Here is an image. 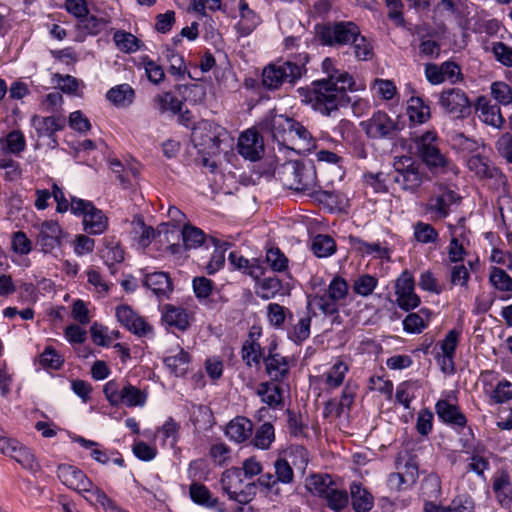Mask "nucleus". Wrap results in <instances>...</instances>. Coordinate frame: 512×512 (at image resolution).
<instances>
[{"mask_svg": "<svg viewBox=\"0 0 512 512\" xmlns=\"http://www.w3.org/2000/svg\"><path fill=\"white\" fill-rule=\"evenodd\" d=\"M322 69L327 77L313 81L311 88H300L299 92L306 97L315 111L331 116L351 102L347 91L356 90L355 81L348 72L336 69L330 58L324 59Z\"/></svg>", "mask_w": 512, "mask_h": 512, "instance_id": "nucleus-1", "label": "nucleus"}, {"mask_svg": "<svg viewBox=\"0 0 512 512\" xmlns=\"http://www.w3.org/2000/svg\"><path fill=\"white\" fill-rule=\"evenodd\" d=\"M278 175L289 189L309 196L325 194L318 184L315 164L312 160H290L281 165Z\"/></svg>", "mask_w": 512, "mask_h": 512, "instance_id": "nucleus-2", "label": "nucleus"}, {"mask_svg": "<svg viewBox=\"0 0 512 512\" xmlns=\"http://www.w3.org/2000/svg\"><path fill=\"white\" fill-rule=\"evenodd\" d=\"M387 178L400 190L415 194L423 183L430 181V177L421 163L410 156L395 157L393 170Z\"/></svg>", "mask_w": 512, "mask_h": 512, "instance_id": "nucleus-3", "label": "nucleus"}, {"mask_svg": "<svg viewBox=\"0 0 512 512\" xmlns=\"http://www.w3.org/2000/svg\"><path fill=\"white\" fill-rule=\"evenodd\" d=\"M358 29L359 27L352 21L328 22L316 25L315 35L322 45L340 48L350 45L358 36Z\"/></svg>", "mask_w": 512, "mask_h": 512, "instance_id": "nucleus-4", "label": "nucleus"}, {"mask_svg": "<svg viewBox=\"0 0 512 512\" xmlns=\"http://www.w3.org/2000/svg\"><path fill=\"white\" fill-rule=\"evenodd\" d=\"M305 72L304 64L279 61L269 64L263 69L262 84L269 90H276L284 83L294 84Z\"/></svg>", "mask_w": 512, "mask_h": 512, "instance_id": "nucleus-5", "label": "nucleus"}, {"mask_svg": "<svg viewBox=\"0 0 512 512\" xmlns=\"http://www.w3.org/2000/svg\"><path fill=\"white\" fill-rule=\"evenodd\" d=\"M226 131L210 120H201L192 127L191 141L199 152L214 154L219 151L221 136Z\"/></svg>", "mask_w": 512, "mask_h": 512, "instance_id": "nucleus-6", "label": "nucleus"}, {"mask_svg": "<svg viewBox=\"0 0 512 512\" xmlns=\"http://www.w3.org/2000/svg\"><path fill=\"white\" fill-rule=\"evenodd\" d=\"M71 212L83 216L84 231L88 234H102L108 228V218L90 201L71 197Z\"/></svg>", "mask_w": 512, "mask_h": 512, "instance_id": "nucleus-7", "label": "nucleus"}, {"mask_svg": "<svg viewBox=\"0 0 512 512\" xmlns=\"http://www.w3.org/2000/svg\"><path fill=\"white\" fill-rule=\"evenodd\" d=\"M360 126L371 139H394L400 127L394 119L387 113L382 111L375 112L372 117L366 121H362Z\"/></svg>", "mask_w": 512, "mask_h": 512, "instance_id": "nucleus-8", "label": "nucleus"}, {"mask_svg": "<svg viewBox=\"0 0 512 512\" xmlns=\"http://www.w3.org/2000/svg\"><path fill=\"white\" fill-rule=\"evenodd\" d=\"M438 103L446 113L457 119L466 118L471 114V102L460 88L444 89L438 95Z\"/></svg>", "mask_w": 512, "mask_h": 512, "instance_id": "nucleus-9", "label": "nucleus"}, {"mask_svg": "<svg viewBox=\"0 0 512 512\" xmlns=\"http://www.w3.org/2000/svg\"><path fill=\"white\" fill-rule=\"evenodd\" d=\"M415 281L413 275L405 270L396 279L395 294L396 303L404 311L415 309L420 304V297L415 293Z\"/></svg>", "mask_w": 512, "mask_h": 512, "instance_id": "nucleus-10", "label": "nucleus"}, {"mask_svg": "<svg viewBox=\"0 0 512 512\" xmlns=\"http://www.w3.org/2000/svg\"><path fill=\"white\" fill-rule=\"evenodd\" d=\"M460 199L461 197L454 190L440 184L437 192L428 199L425 209L434 217L444 219L449 215L450 207Z\"/></svg>", "mask_w": 512, "mask_h": 512, "instance_id": "nucleus-11", "label": "nucleus"}, {"mask_svg": "<svg viewBox=\"0 0 512 512\" xmlns=\"http://www.w3.org/2000/svg\"><path fill=\"white\" fill-rule=\"evenodd\" d=\"M492 492L497 503L504 509L512 506V476L505 469L497 470L492 476Z\"/></svg>", "mask_w": 512, "mask_h": 512, "instance_id": "nucleus-12", "label": "nucleus"}, {"mask_svg": "<svg viewBox=\"0 0 512 512\" xmlns=\"http://www.w3.org/2000/svg\"><path fill=\"white\" fill-rule=\"evenodd\" d=\"M237 149L241 156L250 161L259 160L264 152L260 135L252 130H247L240 135Z\"/></svg>", "mask_w": 512, "mask_h": 512, "instance_id": "nucleus-13", "label": "nucleus"}, {"mask_svg": "<svg viewBox=\"0 0 512 512\" xmlns=\"http://www.w3.org/2000/svg\"><path fill=\"white\" fill-rule=\"evenodd\" d=\"M63 232L59 224L55 221H45L41 224L39 234L37 236V244L41 251L50 253L56 247L61 246Z\"/></svg>", "mask_w": 512, "mask_h": 512, "instance_id": "nucleus-14", "label": "nucleus"}, {"mask_svg": "<svg viewBox=\"0 0 512 512\" xmlns=\"http://www.w3.org/2000/svg\"><path fill=\"white\" fill-rule=\"evenodd\" d=\"M60 481L70 489L79 491L91 487V480L82 470L69 464H60L57 468Z\"/></svg>", "mask_w": 512, "mask_h": 512, "instance_id": "nucleus-15", "label": "nucleus"}, {"mask_svg": "<svg viewBox=\"0 0 512 512\" xmlns=\"http://www.w3.org/2000/svg\"><path fill=\"white\" fill-rule=\"evenodd\" d=\"M470 171L474 172L480 178L494 179L497 183L506 181L505 175L489 159L481 155H473L467 162Z\"/></svg>", "mask_w": 512, "mask_h": 512, "instance_id": "nucleus-16", "label": "nucleus"}, {"mask_svg": "<svg viewBox=\"0 0 512 512\" xmlns=\"http://www.w3.org/2000/svg\"><path fill=\"white\" fill-rule=\"evenodd\" d=\"M294 119L284 115H275L271 120L266 121L262 129H267L273 139L279 144H286L292 140V130Z\"/></svg>", "mask_w": 512, "mask_h": 512, "instance_id": "nucleus-17", "label": "nucleus"}, {"mask_svg": "<svg viewBox=\"0 0 512 512\" xmlns=\"http://www.w3.org/2000/svg\"><path fill=\"white\" fill-rule=\"evenodd\" d=\"M116 317L124 327L134 334L145 335L151 329L144 319L138 316L128 305L117 307Z\"/></svg>", "mask_w": 512, "mask_h": 512, "instance_id": "nucleus-18", "label": "nucleus"}, {"mask_svg": "<svg viewBox=\"0 0 512 512\" xmlns=\"http://www.w3.org/2000/svg\"><path fill=\"white\" fill-rule=\"evenodd\" d=\"M423 163L433 175L455 173L456 167L437 147L420 156Z\"/></svg>", "mask_w": 512, "mask_h": 512, "instance_id": "nucleus-19", "label": "nucleus"}, {"mask_svg": "<svg viewBox=\"0 0 512 512\" xmlns=\"http://www.w3.org/2000/svg\"><path fill=\"white\" fill-rule=\"evenodd\" d=\"M476 111L479 112V119L487 125L494 128H502L505 120L501 115L500 107L492 104L485 96H480L475 104Z\"/></svg>", "mask_w": 512, "mask_h": 512, "instance_id": "nucleus-20", "label": "nucleus"}, {"mask_svg": "<svg viewBox=\"0 0 512 512\" xmlns=\"http://www.w3.org/2000/svg\"><path fill=\"white\" fill-rule=\"evenodd\" d=\"M266 373L272 381L281 382L289 374V360L281 354H271V351L264 357Z\"/></svg>", "mask_w": 512, "mask_h": 512, "instance_id": "nucleus-21", "label": "nucleus"}, {"mask_svg": "<svg viewBox=\"0 0 512 512\" xmlns=\"http://www.w3.org/2000/svg\"><path fill=\"white\" fill-rule=\"evenodd\" d=\"M435 409L439 419L448 425L463 428L467 423L465 415L459 408L447 400H438Z\"/></svg>", "mask_w": 512, "mask_h": 512, "instance_id": "nucleus-22", "label": "nucleus"}, {"mask_svg": "<svg viewBox=\"0 0 512 512\" xmlns=\"http://www.w3.org/2000/svg\"><path fill=\"white\" fill-rule=\"evenodd\" d=\"M352 508L355 512H369L374 506V497L360 482L350 484Z\"/></svg>", "mask_w": 512, "mask_h": 512, "instance_id": "nucleus-23", "label": "nucleus"}, {"mask_svg": "<svg viewBox=\"0 0 512 512\" xmlns=\"http://www.w3.org/2000/svg\"><path fill=\"white\" fill-rule=\"evenodd\" d=\"M143 284L158 297H167L172 292V282L167 273L153 272L147 274Z\"/></svg>", "mask_w": 512, "mask_h": 512, "instance_id": "nucleus-24", "label": "nucleus"}, {"mask_svg": "<svg viewBox=\"0 0 512 512\" xmlns=\"http://www.w3.org/2000/svg\"><path fill=\"white\" fill-rule=\"evenodd\" d=\"M253 424L245 417H236L230 421L226 427L225 433L231 440L242 443L252 434Z\"/></svg>", "mask_w": 512, "mask_h": 512, "instance_id": "nucleus-25", "label": "nucleus"}, {"mask_svg": "<svg viewBox=\"0 0 512 512\" xmlns=\"http://www.w3.org/2000/svg\"><path fill=\"white\" fill-rule=\"evenodd\" d=\"M240 21L238 27L243 35H249L261 22L260 16L252 10L246 0H239L238 3Z\"/></svg>", "mask_w": 512, "mask_h": 512, "instance_id": "nucleus-26", "label": "nucleus"}, {"mask_svg": "<svg viewBox=\"0 0 512 512\" xmlns=\"http://www.w3.org/2000/svg\"><path fill=\"white\" fill-rule=\"evenodd\" d=\"M32 125L39 137L52 136L55 132L64 127V119L56 116L42 117L34 115L31 119Z\"/></svg>", "mask_w": 512, "mask_h": 512, "instance_id": "nucleus-27", "label": "nucleus"}, {"mask_svg": "<svg viewBox=\"0 0 512 512\" xmlns=\"http://www.w3.org/2000/svg\"><path fill=\"white\" fill-rule=\"evenodd\" d=\"M242 360L249 367L259 366L261 359L264 360V350L261 345L249 334V338L243 343L241 349Z\"/></svg>", "mask_w": 512, "mask_h": 512, "instance_id": "nucleus-28", "label": "nucleus"}, {"mask_svg": "<svg viewBox=\"0 0 512 512\" xmlns=\"http://www.w3.org/2000/svg\"><path fill=\"white\" fill-rule=\"evenodd\" d=\"M256 394L261 401L269 407H277L283 404V389L271 382H262L259 384Z\"/></svg>", "mask_w": 512, "mask_h": 512, "instance_id": "nucleus-29", "label": "nucleus"}, {"mask_svg": "<svg viewBox=\"0 0 512 512\" xmlns=\"http://www.w3.org/2000/svg\"><path fill=\"white\" fill-rule=\"evenodd\" d=\"M407 113L412 122L423 124L431 117L430 107L423 98L413 96L408 101Z\"/></svg>", "mask_w": 512, "mask_h": 512, "instance_id": "nucleus-30", "label": "nucleus"}, {"mask_svg": "<svg viewBox=\"0 0 512 512\" xmlns=\"http://www.w3.org/2000/svg\"><path fill=\"white\" fill-rule=\"evenodd\" d=\"M106 97L117 107H127L132 104L135 92L130 85L121 84L108 90Z\"/></svg>", "mask_w": 512, "mask_h": 512, "instance_id": "nucleus-31", "label": "nucleus"}, {"mask_svg": "<svg viewBox=\"0 0 512 512\" xmlns=\"http://www.w3.org/2000/svg\"><path fill=\"white\" fill-rule=\"evenodd\" d=\"M163 320L171 327H175L181 331H185L189 327V316L187 312L180 307L166 305L163 314Z\"/></svg>", "mask_w": 512, "mask_h": 512, "instance_id": "nucleus-32", "label": "nucleus"}, {"mask_svg": "<svg viewBox=\"0 0 512 512\" xmlns=\"http://www.w3.org/2000/svg\"><path fill=\"white\" fill-rule=\"evenodd\" d=\"M146 402V394L139 388L131 385L129 382H123L119 405L127 407L143 406Z\"/></svg>", "mask_w": 512, "mask_h": 512, "instance_id": "nucleus-33", "label": "nucleus"}, {"mask_svg": "<svg viewBox=\"0 0 512 512\" xmlns=\"http://www.w3.org/2000/svg\"><path fill=\"white\" fill-rule=\"evenodd\" d=\"M430 311L428 309H421L418 313H409L403 320V328L408 333L418 334L427 326Z\"/></svg>", "mask_w": 512, "mask_h": 512, "instance_id": "nucleus-34", "label": "nucleus"}, {"mask_svg": "<svg viewBox=\"0 0 512 512\" xmlns=\"http://www.w3.org/2000/svg\"><path fill=\"white\" fill-rule=\"evenodd\" d=\"M103 244L105 248L101 251V257L106 265L119 264L124 260V250L114 237H105Z\"/></svg>", "mask_w": 512, "mask_h": 512, "instance_id": "nucleus-35", "label": "nucleus"}, {"mask_svg": "<svg viewBox=\"0 0 512 512\" xmlns=\"http://www.w3.org/2000/svg\"><path fill=\"white\" fill-rule=\"evenodd\" d=\"M243 480L242 469L237 467L227 469L221 477L222 488L228 495L236 494V490L242 488Z\"/></svg>", "mask_w": 512, "mask_h": 512, "instance_id": "nucleus-36", "label": "nucleus"}, {"mask_svg": "<svg viewBox=\"0 0 512 512\" xmlns=\"http://www.w3.org/2000/svg\"><path fill=\"white\" fill-rule=\"evenodd\" d=\"M349 242L351 246L362 254H375L378 258H389V251L387 248L382 247L379 243H368L362 239L350 236Z\"/></svg>", "mask_w": 512, "mask_h": 512, "instance_id": "nucleus-37", "label": "nucleus"}, {"mask_svg": "<svg viewBox=\"0 0 512 512\" xmlns=\"http://www.w3.org/2000/svg\"><path fill=\"white\" fill-rule=\"evenodd\" d=\"M311 250L318 258L331 256L336 251V243L329 235L319 234L311 243Z\"/></svg>", "mask_w": 512, "mask_h": 512, "instance_id": "nucleus-38", "label": "nucleus"}, {"mask_svg": "<svg viewBox=\"0 0 512 512\" xmlns=\"http://www.w3.org/2000/svg\"><path fill=\"white\" fill-rule=\"evenodd\" d=\"M325 500L327 507L334 512H340L347 507L349 503V495L346 490L339 489L335 485L322 498Z\"/></svg>", "mask_w": 512, "mask_h": 512, "instance_id": "nucleus-39", "label": "nucleus"}, {"mask_svg": "<svg viewBox=\"0 0 512 512\" xmlns=\"http://www.w3.org/2000/svg\"><path fill=\"white\" fill-rule=\"evenodd\" d=\"M311 318L310 316L301 317L297 323L291 324L287 331L288 338L296 344H301L310 336Z\"/></svg>", "mask_w": 512, "mask_h": 512, "instance_id": "nucleus-40", "label": "nucleus"}, {"mask_svg": "<svg viewBox=\"0 0 512 512\" xmlns=\"http://www.w3.org/2000/svg\"><path fill=\"white\" fill-rule=\"evenodd\" d=\"M278 479L276 477V474L273 475L272 473H265L262 474L258 479L257 482L248 483L245 488L246 489H254L257 485L261 487L262 491L266 493L267 496L272 498L273 496H279L280 495V489L278 486Z\"/></svg>", "mask_w": 512, "mask_h": 512, "instance_id": "nucleus-41", "label": "nucleus"}, {"mask_svg": "<svg viewBox=\"0 0 512 512\" xmlns=\"http://www.w3.org/2000/svg\"><path fill=\"white\" fill-rule=\"evenodd\" d=\"M154 103L157 105L161 114L170 111L173 114L180 112L183 102L172 92H163L154 97Z\"/></svg>", "mask_w": 512, "mask_h": 512, "instance_id": "nucleus-42", "label": "nucleus"}, {"mask_svg": "<svg viewBox=\"0 0 512 512\" xmlns=\"http://www.w3.org/2000/svg\"><path fill=\"white\" fill-rule=\"evenodd\" d=\"M181 235L183 247L186 250L194 249L201 246L205 240V233L201 229L190 224L184 225L181 231Z\"/></svg>", "mask_w": 512, "mask_h": 512, "instance_id": "nucleus-43", "label": "nucleus"}, {"mask_svg": "<svg viewBox=\"0 0 512 512\" xmlns=\"http://www.w3.org/2000/svg\"><path fill=\"white\" fill-rule=\"evenodd\" d=\"M163 54L166 61L169 63L168 72L173 76L179 78L183 77L187 72V68L182 55L169 46H165Z\"/></svg>", "mask_w": 512, "mask_h": 512, "instance_id": "nucleus-44", "label": "nucleus"}, {"mask_svg": "<svg viewBox=\"0 0 512 512\" xmlns=\"http://www.w3.org/2000/svg\"><path fill=\"white\" fill-rule=\"evenodd\" d=\"M190 356L181 349L177 355L168 356L164 359L165 365L176 376H184L189 368Z\"/></svg>", "mask_w": 512, "mask_h": 512, "instance_id": "nucleus-45", "label": "nucleus"}, {"mask_svg": "<svg viewBox=\"0 0 512 512\" xmlns=\"http://www.w3.org/2000/svg\"><path fill=\"white\" fill-rule=\"evenodd\" d=\"M267 317L273 327L281 328L287 318L290 322L292 321L293 314L288 308L278 303H270L267 306Z\"/></svg>", "mask_w": 512, "mask_h": 512, "instance_id": "nucleus-46", "label": "nucleus"}, {"mask_svg": "<svg viewBox=\"0 0 512 512\" xmlns=\"http://www.w3.org/2000/svg\"><path fill=\"white\" fill-rule=\"evenodd\" d=\"M282 289L280 279L276 277H267L259 281L257 284L256 295L264 300L274 298Z\"/></svg>", "mask_w": 512, "mask_h": 512, "instance_id": "nucleus-47", "label": "nucleus"}, {"mask_svg": "<svg viewBox=\"0 0 512 512\" xmlns=\"http://www.w3.org/2000/svg\"><path fill=\"white\" fill-rule=\"evenodd\" d=\"M414 238L422 244L436 243L439 239V233L429 223L418 221L414 224Z\"/></svg>", "mask_w": 512, "mask_h": 512, "instance_id": "nucleus-48", "label": "nucleus"}, {"mask_svg": "<svg viewBox=\"0 0 512 512\" xmlns=\"http://www.w3.org/2000/svg\"><path fill=\"white\" fill-rule=\"evenodd\" d=\"M348 372V366L343 361H337L325 374V383L335 389L342 385L345 375Z\"/></svg>", "mask_w": 512, "mask_h": 512, "instance_id": "nucleus-49", "label": "nucleus"}, {"mask_svg": "<svg viewBox=\"0 0 512 512\" xmlns=\"http://www.w3.org/2000/svg\"><path fill=\"white\" fill-rule=\"evenodd\" d=\"M378 285V279L370 274H362L353 282V291L355 294L367 297L373 293Z\"/></svg>", "mask_w": 512, "mask_h": 512, "instance_id": "nucleus-50", "label": "nucleus"}, {"mask_svg": "<svg viewBox=\"0 0 512 512\" xmlns=\"http://www.w3.org/2000/svg\"><path fill=\"white\" fill-rule=\"evenodd\" d=\"M275 439L274 427L271 423H263L255 433L253 444L260 449H268Z\"/></svg>", "mask_w": 512, "mask_h": 512, "instance_id": "nucleus-51", "label": "nucleus"}, {"mask_svg": "<svg viewBox=\"0 0 512 512\" xmlns=\"http://www.w3.org/2000/svg\"><path fill=\"white\" fill-rule=\"evenodd\" d=\"M350 45L354 50V55L358 60L367 61L373 56V47L367 38L361 35L360 28L358 29V36L351 41Z\"/></svg>", "mask_w": 512, "mask_h": 512, "instance_id": "nucleus-52", "label": "nucleus"}, {"mask_svg": "<svg viewBox=\"0 0 512 512\" xmlns=\"http://www.w3.org/2000/svg\"><path fill=\"white\" fill-rule=\"evenodd\" d=\"M133 223L142 229L139 242L144 247L148 246L152 242L156 234L160 235L162 232L168 233L167 224H161L156 232L153 227L145 225L142 217L140 216L136 217Z\"/></svg>", "mask_w": 512, "mask_h": 512, "instance_id": "nucleus-53", "label": "nucleus"}, {"mask_svg": "<svg viewBox=\"0 0 512 512\" xmlns=\"http://www.w3.org/2000/svg\"><path fill=\"white\" fill-rule=\"evenodd\" d=\"M113 39L117 47L126 53H132L139 49L140 40L129 32L117 31Z\"/></svg>", "mask_w": 512, "mask_h": 512, "instance_id": "nucleus-54", "label": "nucleus"}, {"mask_svg": "<svg viewBox=\"0 0 512 512\" xmlns=\"http://www.w3.org/2000/svg\"><path fill=\"white\" fill-rule=\"evenodd\" d=\"M230 263L237 269H245L246 273L251 277L258 279L263 274L262 269L255 265L250 264L249 260L244 258L237 252H231L229 254Z\"/></svg>", "mask_w": 512, "mask_h": 512, "instance_id": "nucleus-55", "label": "nucleus"}, {"mask_svg": "<svg viewBox=\"0 0 512 512\" xmlns=\"http://www.w3.org/2000/svg\"><path fill=\"white\" fill-rule=\"evenodd\" d=\"M421 494L428 499H437L441 495V481L436 474H429L421 483Z\"/></svg>", "mask_w": 512, "mask_h": 512, "instance_id": "nucleus-56", "label": "nucleus"}, {"mask_svg": "<svg viewBox=\"0 0 512 512\" xmlns=\"http://www.w3.org/2000/svg\"><path fill=\"white\" fill-rule=\"evenodd\" d=\"M333 486L331 477L328 475H313L308 483L309 490L320 498H323Z\"/></svg>", "mask_w": 512, "mask_h": 512, "instance_id": "nucleus-57", "label": "nucleus"}, {"mask_svg": "<svg viewBox=\"0 0 512 512\" xmlns=\"http://www.w3.org/2000/svg\"><path fill=\"white\" fill-rule=\"evenodd\" d=\"M287 414V428L291 436L303 437L306 436L307 425L302 419L300 413H296L293 410L288 409Z\"/></svg>", "mask_w": 512, "mask_h": 512, "instance_id": "nucleus-58", "label": "nucleus"}, {"mask_svg": "<svg viewBox=\"0 0 512 512\" xmlns=\"http://www.w3.org/2000/svg\"><path fill=\"white\" fill-rule=\"evenodd\" d=\"M211 240L215 245V251L211 257L210 262L207 265V271L209 274L215 273L224 265L225 251L227 249V246H229L228 243L220 244V241L215 238H211Z\"/></svg>", "mask_w": 512, "mask_h": 512, "instance_id": "nucleus-59", "label": "nucleus"}, {"mask_svg": "<svg viewBox=\"0 0 512 512\" xmlns=\"http://www.w3.org/2000/svg\"><path fill=\"white\" fill-rule=\"evenodd\" d=\"M491 95L502 105L512 104V87L503 81H496L491 84Z\"/></svg>", "mask_w": 512, "mask_h": 512, "instance_id": "nucleus-60", "label": "nucleus"}, {"mask_svg": "<svg viewBox=\"0 0 512 512\" xmlns=\"http://www.w3.org/2000/svg\"><path fill=\"white\" fill-rule=\"evenodd\" d=\"M490 51L495 59L505 67H512V48L503 42L491 43Z\"/></svg>", "mask_w": 512, "mask_h": 512, "instance_id": "nucleus-61", "label": "nucleus"}, {"mask_svg": "<svg viewBox=\"0 0 512 512\" xmlns=\"http://www.w3.org/2000/svg\"><path fill=\"white\" fill-rule=\"evenodd\" d=\"M491 284L500 291H512V278L500 268L494 267L490 274Z\"/></svg>", "mask_w": 512, "mask_h": 512, "instance_id": "nucleus-62", "label": "nucleus"}, {"mask_svg": "<svg viewBox=\"0 0 512 512\" xmlns=\"http://www.w3.org/2000/svg\"><path fill=\"white\" fill-rule=\"evenodd\" d=\"M348 288L349 287L347 281L340 276H336L328 285L326 294L333 300L340 301L346 298L348 294Z\"/></svg>", "mask_w": 512, "mask_h": 512, "instance_id": "nucleus-63", "label": "nucleus"}, {"mask_svg": "<svg viewBox=\"0 0 512 512\" xmlns=\"http://www.w3.org/2000/svg\"><path fill=\"white\" fill-rule=\"evenodd\" d=\"M495 148L500 157L512 164V134L510 132L503 133L495 142Z\"/></svg>", "mask_w": 512, "mask_h": 512, "instance_id": "nucleus-64", "label": "nucleus"}]
</instances>
